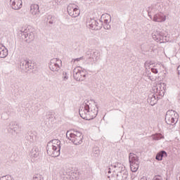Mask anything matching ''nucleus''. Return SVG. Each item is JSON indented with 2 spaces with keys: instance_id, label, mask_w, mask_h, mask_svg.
I'll use <instances>...</instances> for the list:
<instances>
[{
  "instance_id": "58836bf2",
  "label": "nucleus",
  "mask_w": 180,
  "mask_h": 180,
  "mask_svg": "<svg viewBox=\"0 0 180 180\" xmlns=\"http://www.w3.org/2000/svg\"><path fill=\"white\" fill-rule=\"evenodd\" d=\"M103 22H104L105 25H108V23H109V20L108 19H105Z\"/></svg>"
},
{
  "instance_id": "aec40b11",
  "label": "nucleus",
  "mask_w": 180,
  "mask_h": 180,
  "mask_svg": "<svg viewBox=\"0 0 180 180\" xmlns=\"http://www.w3.org/2000/svg\"><path fill=\"white\" fill-rule=\"evenodd\" d=\"M8 56V49L0 44V58H5Z\"/></svg>"
},
{
  "instance_id": "c85d7f7f",
  "label": "nucleus",
  "mask_w": 180,
  "mask_h": 180,
  "mask_svg": "<svg viewBox=\"0 0 180 180\" xmlns=\"http://www.w3.org/2000/svg\"><path fill=\"white\" fill-rule=\"evenodd\" d=\"M156 89L157 95H159V96H164V91L162 90H158V88L154 89Z\"/></svg>"
},
{
  "instance_id": "39448f33",
  "label": "nucleus",
  "mask_w": 180,
  "mask_h": 180,
  "mask_svg": "<svg viewBox=\"0 0 180 180\" xmlns=\"http://www.w3.org/2000/svg\"><path fill=\"white\" fill-rule=\"evenodd\" d=\"M86 72L82 70V68L77 67L73 70V78L76 81H85Z\"/></svg>"
},
{
  "instance_id": "a18cd8bd",
  "label": "nucleus",
  "mask_w": 180,
  "mask_h": 180,
  "mask_svg": "<svg viewBox=\"0 0 180 180\" xmlns=\"http://www.w3.org/2000/svg\"><path fill=\"white\" fill-rule=\"evenodd\" d=\"M84 1H88V0H84Z\"/></svg>"
},
{
  "instance_id": "7c9ffc66",
  "label": "nucleus",
  "mask_w": 180,
  "mask_h": 180,
  "mask_svg": "<svg viewBox=\"0 0 180 180\" xmlns=\"http://www.w3.org/2000/svg\"><path fill=\"white\" fill-rule=\"evenodd\" d=\"M62 78H63V81H67V79H68V75H67V72L63 73Z\"/></svg>"
},
{
  "instance_id": "0eeeda50",
  "label": "nucleus",
  "mask_w": 180,
  "mask_h": 180,
  "mask_svg": "<svg viewBox=\"0 0 180 180\" xmlns=\"http://www.w3.org/2000/svg\"><path fill=\"white\" fill-rule=\"evenodd\" d=\"M87 27L91 29V30H101L102 29L103 22L101 21H96L94 19H90L86 22Z\"/></svg>"
},
{
  "instance_id": "4be33fe9",
  "label": "nucleus",
  "mask_w": 180,
  "mask_h": 180,
  "mask_svg": "<svg viewBox=\"0 0 180 180\" xmlns=\"http://www.w3.org/2000/svg\"><path fill=\"white\" fill-rule=\"evenodd\" d=\"M150 104L151 106H154L157 102H158V94H153L152 96H149Z\"/></svg>"
},
{
  "instance_id": "72a5a7b5",
  "label": "nucleus",
  "mask_w": 180,
  "mask_h": 180,
  "mask_svg": "<svg viewBox=\"0 0 180 180\" xmlns=\"http://www.w3.org/2000/svg\"><path fill=\"white\" fill-rule=\"evenodd\" d=\"M27 140L30 141V143H33L34 141V139H33V136L32 135H29L27 136Z\"/></svg>"
},
{
  "instance_id": "6ab92c4d",
  "label": "nucleus",
  "mask_w": 180,
  "mask_h": 180,
  "mask_svg": "<svg viewBox=\"0 0 180 180\" xmlns=\"http://www.w3.org/2000/svg\"><path fill=\"white\" fill-rule=\"evenodd\" d=\"M30 157L32 158H37L39 155H40V152L39 151V148L38 147H33L30 153Z\"/></svg>"
},
{
  "instance_id": "7ed1b4c3",
  "label": "nucleus",
  "mask_w": 180,
  "mask_h": 180,
  "mask_svg": "<svg viewBox=\"0 0 180 180\" xmlns=\"http://www.w3.org/2000/svg\"><path fill=\"white\" fill-rule=\"evenodd\" d=\"M66 137L75 146L82 144V141L84 140V135H82V133L77 131H74L73 133H70V131H68L66 133Z\"/></svg>"
},
{
  "instance_id": "f257e3e1",
  "label": "nucleus",
  "mask_w": 180,
  "mask_h": 180,
  "mask_svg": "<svg viewBox=\"0 0 180 180\" xmlns=\"http://www.w3.org/2000/svg\"><path fill=\"white\" fill-rule=\"evenodd\" d=\"M98 105L94 100L86 101L83 106L79 109V113L82 119L84 120H92L98 116Z\"/></svg>"
},
{
  "instance_id": "4468645a",
  "label": "nucleus",
  "mask_w": 180,
  "mask_h": 180,
  "mask_svg": "<svg viewBox=\"0 0 180 180\" xmlns=\"http://www.w3.org/2000/svg\"><path fill=\"white\" fill-rule=\"evenodd\" d=\"M164 32L162 31H157L156 32H153L152 36L155 40L157 41H160L162 43V40L164 39Z\"/></svg>"
},
{
  "instance_id": "f704fd0d",
  "label": "nucleus",
  "mask_w": 180,
  "mask_h": 180,
  "mask_svg": "<svg viewBox=\"0 0 180 180\" xmlns=\"http://www.w3.org/2000/svg\"><path fill=\"white\" fill-rule=\"evenodd\" d=\"M103 28L105 29V30H109L110 29V25L105 24Z\"/></svg>"
},
{
  "instance_id": "ea45409f",
  "label": "nucleus",
  "mask_w": 180,
  "mask_h": 180,
  "mask_svg": "<svg viewBox=\"0 0 180 180\" xmlns=\"http://www.w3.org/2000/svg\"><path fill=\"white\" fill-rule=\"evenodd\" d=\"M49 23L50 25H53V23H54V21L53 20H49Z\"/></svg>"
},
{
  "instance_id": "a878e982",
  "label": "nucleus",
  "mask_w": 180,
  "mask_h": 180,
  "mask_svg": "<svg viewBox=\"0 0 180 180\" xmlns=\"http://www.w3.org/2000/svg\"><path fill=\"white\" fill-rule=\"evenodd\" d=\"M161 139H164V136H162L161 134H156L153 136V140H161Z\"/></svg>"
},
{
  "instance_id": "79ce46f5",
  "label": "nucleus",
  "mask_w": 180,
  "mask_h": 180,
  "mask_svg": "<svg viewBox=\"0 0 180 180\" xmlns=\"http://www.w3.org/2000/svg\"><path fill=\"white\" fill-rule=\"evenodd\" d=\"M156 160H158V161H162V158H156Z\"/></svg>"
},
{
  "instance_id": "37998d69",
  "label": "nucleus",
  "mask_w": 180,
  "mask_h": 180,
  "mask_svg": "<svg viewBox=\"0 0 180 180\" xmlns=\"http://www.w3.org/2000/svg\"><path fill=\"white\" fill-rule=\"evenodd\" d=\"M4 178H8V176H3L2 179H4Z\"/></svg>"
},
{
  "instance_id": "a19ab883",
  "label": "nucleus",
  "mask_w": 180,
  "mask_h": 180,
  "mask_svg": "<svg viewBox=\"0 0 180 180\" xmlns=\"http://www.w3.org/2000/svg\"><path fill=\"white\" fill-rule=\"evenodd\" d=\"M140 180H147V177H142Z\"/></svg>"
},
{
  "instance_id": "2f4dec72",
  "label": "nucleus",
  "mask_w": 180,
  "mask_h": 180,
  "mask_svg": "<svg viewBox=\"0 0 180 180\" xmlns=\"http://www.w3.org/2000/svg\"><path fill=\"white\" fill-rule=\"evenodd\" d=\"M99 55V53H98L97 51L94 52V53H91V56L95 57L96 60H98V56Z\"/></svg>"
},
{
  "instance_id": "9b49d317",
  "label": "nucleus",
  "mask_w": 180,
  "mask_h": 180,
  "mask_svg": "<svg viewBox=\"0 0 180 180\" xmlns=\"http://www.w3.org/2000/svg\"><path fill=\"white\" fill-rule=\"evenodd\" d=\"M22 39H29V40L34 39V34L33 32H30L28 29L21 30L20 33Z\"/></svg>"
},
{
  "instance_id": "bb28decb",
  "label": "nucleus",
  "mask_w": 180,
  "mask_h": 180,
  "mask_svg": "<svg viewBox=\"0 0 180 180\" xmlns=\"http://www.w3.org/2000/svg\"><path fill=\"white\" fill-rule=\"evenodd\" d=\"M145 68H147V67H149V68H153L152 67H154V63L152 61H146L145 62Z\"/></svg>"
},
{
  "instance_id": "ddd939ff",
  "label": "nucleus",
  "mask_w": 180,
  "mask_h": 180,
  "mask_svg": "<svg viewBox=\"0 0 180 180\" xmlns=\"http://www.w3.org/2000/svg\"><path fill=\"white\" fill-rule=\"evenodd\" d=\"M22 0H10V5L15 11H19L22 8Z\"/></svg>"
},
{
  "instance_id": "f8f14e48",
  "label": "nucleus",
  "mask_w": 180,
  "mask_h": 180,
  "mask_svg": "<svg viewBox=\"0 0 180 180\" xmlns=\"http://www.w3.org/2000/svg\"><path fill=\"white\" fill-rule=\"evenodd\" d=\"M39 5L31 4L30 6V13L34 16V18H38L40 15V10H39Z\"/></svg>"
},
{
  "instance_id": "cd10ccee",
  "label": "nucleus",
  "mask_w": 180,
  "mask_h": 180,
  "mask_svg": "<svg viewBox=\"0 0 180 180\" xmlns=\"http://www.w3.org/2000/svg\"><path fill=\"white\" fill-rule=\"evenodd\" d=\"M32 180H44V178H43L40 174H35L33 176Z\"/></svg>"
},
{
  "instance_id": "6e6552de",
  "label": "nucleus",
  "mask_w": 180,
  "mask_h": 180,
  "mask_svg": "<svg viewBox=\"0 0 180 180\" xmlns=\"http://www.w3.org/2000/svg\"><path fill=\"white\" fill-rule=\"evenodd\" d=\"M20 68L22 71L27 72L32 70L34 69V63L30 62L29 60H22L20 62Z\"/></svg>"
},
{
  "instance_id": "412c9836",
  "label": "nucleus",
  "mask_w": 180,
  "mask_h": 180,
  "mask_svg": "<svg viewBox=\"0 0 180 180\" xmlns=\"http://www.w3.org/2000/svg\"><path fill=\"white\" fill-rule=\"evenodd\" d=\"M110 167L107 169L105 170V172L107 174V176L109 180H117V174H111V170H110Z\"/></svg>"
},
{
  "instance_id": "f03ea898",
  "label": "nucleus",
  "mask_w": 180,
  "mask_h": 180,
  "mask_svg": "<svg viewBox=\"0 0 180 180\" xmlns=\"http://www.w3.org/2000/svg\"><path fill=\"white\" fill-rule=\"evenodd\" d=\"M60 144H61V142L58 139L50 141L46 146L47 154L53 158L58 157L61 148Z\"/></svg>"
},
{
  "instance_id": "e433bc0d",
  "label": "nucleus",
  "mask_w": 180,
  "mask_h": 180,
  "mask_svg": "<svg viewBox=\"0 0 180 180\" xmlns=\"http://www.w3.org/2000/svg\"><path fill=\"white\" fill-rule=\"evenodd\" d=\"M153 180H162L161 176H155Z\"/></svg>"
},
{
  "instance_id": "dca6fc26",
  "label": "nucleus",
  "mask_w": 180,
  "mask_h": 180,
  "mask_svg": "<svg viewBox=\"0 0 180 180\" xmlns=\"http://www.w3.org/2000/svg\"><path fill=\"white\" fill-rule=\"evenodd\" d=\"M160 11V4H155V6H152L148 10V15L149 18L153 19V16L151 15L152 13H155V12Z\"/></svg>"
},
{
  "instance_id": "f3484780",
  "label": "nucleus",
  "mask_w": 180,
  "mask_h": 180,
  "mask_svg": "<svg viewBox=\"0 0 180 180\" xmlns=\"http://www.w3.org/2000/svg\"><path fill=\"white\" fill-rule=\"evenodd\" d=\"M127 179V171H120L117 174V180H126Z\"/></svg>"
},
{
  "instance_id": "20e7f679",
  "label": "nucleus",
  "mask_w": 180,
  "mask_h": 180,
  "mask_svg": "<svg viewBox=\"0 0 180 180\" xmlns=\"http://www.w3.org/2000/svg\"><path fill=\"white\" fill-rule=\"evenodd\" d=\"M178 119H179V115L174 110H169L165 115V122L167 124H175L178 123Z\"/></svg>"
},
{
  "instance_id": "c03bdc74",
  "label": "nucleus",
  "mask_w": 180,
  "mask_h": 180,
  "mask_svg": "<svg viewBox=\"0 0 180 180\" xmlns=\"http://www.w3.org/2000/svg\"><path fill=\"white\" fill-rule=\"evenodd\" d=\"M108 17H109V18H110V15H108Z\"/></svg>"
},
{
  "instance_id": "9d476101",
  "label": "nucleus",
  "mask_w": 180,
  "mask_h": 180,
  "mask_svg": "<svg viewBox=\"0 0 180 180\" xmlns=\"http://www.w3.org/2000/svg\"><path fill=\"white\" fill-rule=\"evenodd\" d=\"M129 160L131 171L132 172H137L139 169V165H140V161L139 160V158H129Z\"/></svg>"
},
{
  "instance_id": "5701e85b",
  "label": "nucleus",
  "mask_w": 180,
  "mask_h": 180,
  "mask_svg": "<svg viewBox=\"0 0 180 180\" xmlns=\"http://www.w3.org/2000/svg\"><path fill=\"white\" fill-rule=\"evenodd\" d=\"M112 167H113L114 168H117L116 171H117L118 172L120 171H126V169L124 167H123V165L119 162L114 163L113 165H112Z\"/></svg>"
},
{
  "instance_id": "1a4fd4ad",
  "label": "nucleus",
  "mask_w": 180,
  "mask_h": 180,
  "mask_svg": "<svg viewBox=\"0 0 180 180\" xmlns=\"http://www.w3.org/2000/svg\"><path fill=\"white\" fill-rule=\"evenodd\" d=\"M68 13L72 18H77V16H79L80 11L79 9L75 7V4H70L68 6Z\"/></svg>"
},
{
  "instance_id": "473e14b6",
  "label": "nucleus",
  "mask_w": 180,
  "mask_h": 180,
  "mask_svg": "<svg viewBox=\"0 0 180 180\" xmlns=\"http://www.w3.org/2000/svg\"><path fill=\"white\" fill-rule=\"evenodd\" d=\"M81 60H85V56H82L80 58L73 59V61L75 63V61H81Z\"/></svg>"
},
{
  "instance_id": "b1692460",
  "label": "nucleus",
  "mask_w": 180,
  "mask_h": 180,
  "mask_svg": "<svg viewBox=\"0 0 180 180\" xmlns=\"http://www.w3.org/2000/svg\"><path fill=\"white\" fill-rule=\"evenodd\" d=\"M168 155L167 154V152H165V150H161L156 155L155 158H165Z\"/></svg>"
},
{
  "instance_id": "423d86ee",
  "label": "nucleus",
  "mask_w": 180,
  "mask_h": 180,
  "mask_svg": "<svg viewBox=\"0 0 180 180\" xmlns=\"http://www.w3.org/2000/svg\"><path fill=\"white\" fill-rule=\"evenodd\" d=\"M61 65H63V62L59 58H53L49 63V68L53 72H58L61 69Z\"/></svg>"
},
{
  "instance_id": "c9c22d12",
  "label": "nucleus",
  "mask_w": 180,
  "mask_h": 180,
  "mask_svg": "<svg viewBox=\"0 0 180 180\" xmlns=\"http://www.w3.org/2000/svg\"><path fill=\"white\" fill-rule=\"evenodd\" d=\"M151 71L153 74H158V70L157 68H151Z\"/></svg>"
},
{
  "instance_id": "a211bd4d",
  "label": "nucleus",
  "mask_w": 180,
  "mask_h": 180,
  "mask_svg": "<svg viewBox=\"0 0 180 180\" xmlns=\"http://www.w3.org/2000/svg\"><path fill=\"white\" fill-rule=\"evenodd\" d=\"M84 58H86V63H87V64H94V56L91 51H87L86 53Z\"/></svg>"
},
{
  "instance_id": "4c0bfd02",
  "label": "nucleus",
  "mask_w": 180,
  "mask_h": 180,
  "mask_svg": "<svg viewBox=\"0 0 180 180\" xmlns=\"http://www.w3.org/2000/svg\"><path fill=\"white\" fill-rule=\"evenodd\" d=\"M129 158H136V156H134V153H129Z\"/></svg>"
},
{
  "instance_id": "2eb2a0df",
  "label": "nucleus",
  "mask_w": 180,
  "mask_h": 180,
  "mask_svg": "<svg viewBox=\"0 0 180 180\" xmlns=\"http://www.w3.org/2000/svg\"><path fill=\"white\" fill-rule=\"evenodd\" d=\"M167 20V16L163 13H157L153 16V22H162Z\"/></svg>"
},
{
  "instance_id": "393cba45",
  "label": "nucleus",
  "mask_w": 180,
  "mask_h": 180,
  "mask_svg": "<svg viewBox=\"0 0 180 180\" xmlns=\"http://www.w3.org/2000/svg\"><path fill=\"white\" fill-rule=\"evenodd\" d=\"M8 129L13 130V131H16V130H18V124L13 122H10L8 124Z\"/></svg>"
},
{
  "instance_id": "c756f323",
  "label": "nucleus",
  "mask_w": 180,
  "mask_h": 180,
  "mask_svg": "<svg viewBox=\"0 0 180 180\" xmlns=\"http://www.w3.org/2000/svg\"><path fill=\"white\" fill-rule=\"evenodd\" d=\"M99 150H96L94 153H93V157L98 158L99 157Z\"/></svg>"
}]
</instances>
